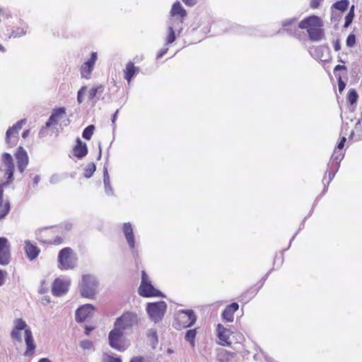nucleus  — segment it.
<instances>
[{"mask_svg":"<svg viewBox=\"0 0 362 362\" xmlns=\"http://www.w3.org/2000/svg\"><path fill=\"white\" fill-rule=\"evenodd\" d=\"M70 285L69 281H64L60 279H56L53 283L52 292L55 296H61L65 294Z\"/></svg>","mask_w":362,"mask_h":362,"instance_id":"obj_19","label":"nucleus"},{"mask_svg":"<svg viewBox=\"0 0 362 362\" xmlns=\"http://www.w3.org/2000/svg\"><path fill=\"white\" fill-rule=\"evenodd\" d=\"M118 113H119V110H117L115 111V112L112 115L111 121H112V124L113 126V129H115L116 127L115 122L117 120Z\"/></svg>","mask_w":362,"mask_h":362,"instance_id":"obj_55","label":"nucleus"},{"mask_svg":"<svg viewBox=\"0 0 362 362\" xmlns=\"http://www.w3.org/2000/svg\"><path fill=\"white\" fill-rule=\"evenodd\" d=\"M232 333L233 332L223 327L221 324H218L216 326V336L218 339V344L224 346H230L231 345L230 336Z\"/></svg>","mask_w":362,"mask_h":362,"instance_id":"obj_16","label":"nucleus"},{"mask_svg":"<svg viewBox=\"0 0 362 362\" xmlns=\"http://www.w3.org/2000/svg\"><path fill=\"white\" fill-rule=\"evenodd\" d=\"M98 59V54L95 52H92L90 54V57L84 63L86 65L90 66L93 69H94L95 64Z\"/></svg>","mask_w":362,"mask_h":362,"instance_id":"obj_42","label":"nucleus"},{"mask_svg":"<svg viewBox=\"0 0 362 362\" xmlns=\"http://www.w3.org/2000/svg\"><path fill=\"white\" fill-rule=\"evenodd\" d=\"M93 70V69L92 67L83 63L80 68L81 78L89 79L90 78Z\"/></svg>","mask_w":362,"mask_h":362,"instance_id":"obj_35","label":"nucleus"},{"mask_svg":"<svg viewBox=\"0 0 362 362\" xmlns=\"http://www.w3.org/2000/svg\"><path fill=\"white\" fill-rule=\"evenodd\" d=\"M184 18L170 17L169 19V27L177 31V35H180L183 30Z\"/></svg>","mask_w":362,"mask_h":362,"instance_id":"obj_30","label":"nucleus"},{"mask_svg":"<svg viewBox=\"0 0 362 362\" xmlns=\"http://www.w3.org/2000/svg\"><path fill=\"white\" fill-rule=\"evenodd\" d=\"M59 268L61 270L72 269L75 267L74 252L70 247H64L58 255Z\"/></svg>","mask_w":362,"mask_h":362,"instance_id":"obj_9","label":"nucleus"},{"mask_svg":"<svg viewBox=\"0 0 362 362\" xmlns=\"http://www.w3.org/2000/svg\"><path fill=\"white\" fill-rule=\"evenodd\" d=\"M138 322L136 314L132 312L124 313L122 316L118 317L115 322V327H119L123 332L132 328Z\"/></svg>","mask_w":362,"mask_h":362,"instance_id":"obj_13","label":"nucleus"},{"mask_svg":"<svg viewBox=\"0 0 362 362\" xmlns=\"http://www.w3.org/2000/svg\"><path fill=\"white\" fill-rule=\"evenodd\" d=\"M187 15L186 10L182 7L179 1H175L170 11L171 17L185 18Z\"/></svg>","mask_w":362,"mask_h":362,"instance_id":"obj_28","label":"nucleus"},{"mask_svg":"<svg viewBox=\"0 0 362 362\" xmlns=\"http://www.w3.org/2000/svg\"><path fill=\"white\" fill-rule=\"evenodd\" d=\"M354 9H355V7L354 5H352L349 9V13L345 16L344 28H346L349 27L350 25L352 23L354 18L355 16Z\"/></svg>","mask_w":362,"mask_h":362,"instance_id":"obj_36","label":"nucleus"},{"mask_svg":"<svg viewBox=\"0 0 362 362\" xmlns=\"http://www.w3.org/2000/svg\"><path fill=\"white\" fill-rule=\"evenodd\" d=\"M182 2L187 6L192 7L197 4L198 0H182Z\"/></svg>","mask_w":362,"mask_h":362,"instance_id":"obj_54","label":"nucleus"},{"mask_svg":"<svg viewBox=\"0 0 362 362\" xmlns=\"http://www.w3.org/2000/svg\"><path fill=\"white\" fill-rule=\"evenodd\" d=\"M105 87L103 85H98L97 86L92 87L88 92V100L92 102L94 105L99 100V97L97 95L103 93Z\"/></svg>","mask_w":362,"mask_h":362,"instance_id":"obj_29","label":"nucleus"},{"mask_svg":"<svg viewBox=\"0 0 362 362\" xmlns=\"http://www.w3.org/2000/svg\"><path fill=\"white\" fill-rule=\"evenodd\" d=\"M96 170V165L94 163H89L83 169V176L89 179L90 178Z\"/></svg>","mask_w":362,"mask_h":362,"instance_id":"obj_34","label":"nucleus"},{"mask_svg":"<svg viewBox=\"0 0 362 362\" xmlns=\"http://www.w3.org/2000/svg\"><path fill=\"white\" fill-rule=\"evenodd\" d=\"M139 67L136 66L132 62H129L124 69V78L130 83L132 79L139 74Z\"/></svg>","mask_w":362,"mask_h":362,"instance_id":"obj_22","label":"nucleus"},{"mask_svg":"<svg viewBox=\"0 0 362 362\" xmlns=\"http://www.w3.org/2000/svg\"><path fill=\"white\" fill-rule=\"evenodd\" d=\"M66 117V112L64 107L54 108L49 119L46 122V127H51L52 126L57 124L59 121Z\"/></svg>","mask_w":362,"mask_h":362,"instance_id":"obj_17","label":"nucleus"},{"mask_svg":"<svg viewBox=\"0 0 362 362\" xmlns=\"http://www.w3.org/2000/svg\"><path fill=\"white\" fill-rule=\"evenodd\" d=\"M14 156L16 159L17 169L23 174L29 163L28 153L23 146H18Z\"/></svg>","mask_w":362,"mask_h":362,"instance_id":"obj_14","label":"nucleus"},{"mask_svg":"<svg viewBox=\"0 0 362 362\" xmlns=\"http://www.w3.org/2000/svg\"><path fill=\"white\" fill-rule=\"evenodd\" d=\"M329 47L328 45H320L317 47H310L309 49V52L310 55L315 58V59L320 60L322 62L326 61L327 59L325 58V52H329Z\"/></svg>","mask_w":362,"mask_h":362,"instance_id":"obj_24","label":"nucleus"},{"mask_svg":"<svg viewBox=\"0 0 362 362\" xmlns=\"http://www.w3.org/2000/svg\"><path fill=\"white\" fill-rule=\"evenodd\" d=\"M93 329V327H86L85 333L86 335H89L90 332Z\"/></svg>","mask_w":362,"mask_h":362,"instance_id":"obj_63","label":"nucleus"},{"mask_svg":"<svg viewBox=\"0 0 362 362\" xmlns=\"http://www.w3.org/2000/svg\"><path fill=\"white\" fill-rule=\"evenodd\" d=\"M322 19L315 15L309 16L298 24V28L307 30L309 40L318 42L325 38V31Z\"/></svg>","mask_w":362,"mask_h":362,"instance_id":"obj_2","label":"nucleus"},{"mask_svg":"<svg viewBox=\"0 0 362 362\" xmlns=\"http://www.w3.org/2000/svg\"><path fill=\"white\" fill-rule=\"evenodd\" d=\"M168 36L166 37L165 45H169L172 44L176 40V33H177V31L173 30L172 28V27H169V26H168Z\"/></svg>","mask_w":362,"mask_h":362,"instance_id":"obj_38","label":"nucleus"},{"mask_svg":"<svg viewBox=\"0 0 362 362\" xmlns=\"http://www.w3.org/2000/svg\"><path fill=\"white\" fill-rule=\"evenodd\" d=\"M124 334V332L115 325L114 329L110 332L108 335L110 346L119 351H125L128 346Z\"/></svg>","mask_w":362,"mask_h":362,"instance_id":"obj_7","label":"nucleus"},{"mask_svg":"<svg viewBox=\"0 0 362 362\" xmlns=\"http://www.w3.org/2000/svg\"><path fill=\"white\" fill-rule=\"evenodd\" d=\"M341 70H346V67L344 65H340V64H338L334 67V74L336 77H338V76L339 75L337 74V72L339 71H341Z\"/></svg>","mask_w":362,"mask_h":362,"instance_id":"obj_51","label":"nucleus"},{"mask_svg":"<svg viewBox=\"0 0 362 362\" xmlns=\"http://www.w3.org/2000/svg\"><path fill=\"white\" fill-rule=\"evenodd\" d=\"M349 6V0H340L334 3L332 6V9H336L341 12L346 11Z\"/></svg>","mask_w":362,"mask_h":362,"instance_id":"obj_33","label":"nucleus"},{"mask_svg":"<svg viewBox=\"0 0 362 362\" xmlns=\"http://www.w3.org/2000/svg\"><path fill=\"white\" fill-rule=\"evenodd\" d=\"M296 21L297 18L296 17L283 21L281 25L284 28H283L282 30H279L278 31V33L286 31L288 35L298 38L299 28L298 26L296 27V25H294V23L296 22Z\"/></svg>","mask_w":362,"mask_h":362,"instance_id":"obj_18","label":"nucleus"},{"mask_svg":"<svg viewBox=\"0 0 362 362\" xmlns=\"http://www.w3.org/2000/svg\"><path fill=\"white\" fill-rule=\"evenodd\" d=\"M10 205H0V219L4 218L9 211Z\"/></svg>","mask_w":362,"mask_h":362,"instance_id":"obj_45","label":"nucleus"},{"mask_svg":"<svg viewBox=\"0 0 362 362\" xmlns=\"http://www.w3.org/2000/svg\"><path fill=\"white\" fill-rule=\"evenodd\" d=\"M168 47H164V48L160 49L158 51V52L157 53L156 58L160 59V58L163 57L168 52Z\"/></svg>","mask_w":362,"mask_h":362,"instance_id":"obj_52","label":"nucleus"},{"mask_svg":"<svg viewBox=\"0 0 362 362\" xmlns=\"http://www.w3.org/2000/svg\"><path fill=\"white\" fill-rule=\"evenodd\" d=\"M322 1L323 0H311L310 3V8L313 9L317 8Z\"/></svg>","mask_w":362,"mask_h":362,"instance_id":"obj_49","label":"nucleus"},{"mask_svg":"<svg viewBox=\"0 0 362 362\" xmlns=\"http://www.w3.org/2000/svg\"><path fill=\"white\" fill-rule=\"evenodd\" d=\"M29 134H30V129H26V130L23 131V132L22 133V137L23 139H25L29 135Z\"/></svg>","mask_w":362,"mask_h":362,"instance_id":"obj_62","label":"nucleus"},{"mask_svg":"<svg viewBox=\"0 0 362 362\" xmlns=\"http://www.w3.org/2000/svg\"><path fill=\"white\" fill-rule=\"evenodd\" d=\"M122 230L124 234L125 238L131 249L135 247L134 235L133 233L132 226L130 223H124L123 224Z\"/></svg>","mask_w":362,"mask_h":362,"instance_id":"obj_26","label":"nucleus"},{"mask_svg":"<svg viewBox=\"0 0 362 362\" xmlns=\"http://www.w3.org/2000/svg\"><path fill=\"white\" fill-rule=\"evenodd\" d=\"M102 362H122V360L119 357H115L108 354H104Z\"/></svg>","mask_w":362,"mask_h":362,"instance_id":"obj_41","label":"nucleus"},{"mask_svg":"<svg viewBox=\"0 0 362 362\" xmlns=\"http://www.w3.org/2000/svg\"><path fill=\"white\" fill-rule=\"evenodd\" d=\"M25 123V119H20L7 129L5 141L8 147L11 148L16 145L18 140V132L22 129L23 125Z\"/></svg>","mask_w":362,"mask_h":362,"instance_id":"obj_11","label":"nucleus"},{"mask_svg":"<svg viewBox=\"0 0 362 362\" xmlns=\"http://www.w3.org/2000/svg\"><path fill=\"white\" fill-rule=\"evenodd\" d=\"M14 327L11 333V338L18 342H21L22 339L21 332L24 330L26 349L23 355L25 356H33L35 351L36 344L35 343L31 330L27 327L25 322L21 318L16 319L14 321Z\"/></svg>","mask_w":362,"mask_h":362,"instance_id":"obj_1","label":"nucleus"},{"mask_svg":"<svg viewBox=\"0 0 362 362\" xmlns=\"http://www.w3.org/2000/svg\"><path fill=\"white\" fill-rule=\"evenodd\" d=\"M337 78L338 81L339 92L341 93L346 87V83L342 80L341 75H339Z\"/></svg>","mask_w":362,"mask_h":362,"instance_id":"obj_46","label":"nucleus"},{"mask_svg":"<svg viewBox=\"0 0 362 362\" xmlns=\"http://www.w3.org/2000/svg\"><path fill=\"white\" fill-rule=\"evenodd\" d=\"M55 227H46L37 230L36 234L40 242L49 245H60L63 242L62 236L58 235Z\"/></svg>","mask_w":362,"mask_h":362,"instance_id":"obj_5","label":"nucleus"},{"mask_svg":"<svg viewBox=\"0 0 362 362\" xmlns=\"http://www.w3.org/2000/svg\"><path fill=\"white\" fill-rule=\"evenodd\" d=\"M80 346L83 349H90L93 346V343L90 341L84 340L81 342Z\"/></svg>","mask_w":362,"mask_h":362,"instance_id":"obj_47","label":"nucleus"},{"mask_svg":"<svg viewBox=\"0 0 362 362\" xmlns=\"http://www.w3.org/2000/svg\"><path fill=\"white\" fill-rule=\"evenodd\" d=\"M98 282L94 276L90 274L83 275L80 284V291L83 297L94 298L97 292Z\"/></svg>","mask_w":362,"mask_h":362,"instance_id":"obj_6","label":"nucleus"},{"mask_svg":"<svg viewBox=\"0 0 362 362\" xmlns=\"http://www.w3.org/2000/svg\"><path fill=\"white\" fill-rule=\"evenodd\" d=\"M95 308L90 304L81 306L76 312V320L78 322H83L86 318L93 314Z\"/></svg>","mask_w":362,"mask_h":362,"instance_id":"obj_20","label":"nucleus"},{"mask_svg":"<svg viewBox=\"0 0 362 362\" xmlns=\"http://www.w3.org/2000/svg\"><path fill=\"white\" fill-rule=\"evenodd\" d=\"M95 126L90 124L87 126L82 132V137L86 140H90L93 134Z\"/></svg>","mask_w":362,"mask_h":362,"instance_id":"obj_37","label":"nucleus"},{"mask_svg":"<svg viewBox=\"0 0 362 362\" xmlns=\"http://www.w3.org/2000/svg\"><path fill=\"white\" fill-rule=\"evenodd\" d=\"M358 94L356 89L351 88L347 94L348 109L350 112H354L356 107Z\"/></svg>","mask_w":362,"mask_h":362,"instance_id":"obj_27","label":"nucleus"},{"mask_svg":"<svg viewBox=\"0 0 362 362\" xmlns=\"http://www.w3.org/2000/svg\"><path fill=\"white\" fill-rule=\"evenodd\" d=\"M103 183L106 194L109 196L112 195L113 189L110 184V179L108 173L107 167L105 165L103 167Z\"/></svg>","mask_w":362,"mask_h":362,"instance_id":"obj_32","label":"nucleus"},{"mask_svg":"<svg viewBox=\"0 0 362 362\" xmlns=\"http://www.w3.org/2000/svg\"><path fill=\"white\" fill-rule=\"evenodd\" d=\"M49 127H46V124L42 127V128L40 129V132H39V136L40 137H44L45 136H47V129Z\"/></svg>","mask_w":362,"mask_h":362,"instance_id":"obj_53","label":"nucleus"},{"mask_svg":"<svg viewBox=\"0 0 362 362\" xmlns=\"http://www.w3.org/2000/svg\"><path fill=\"white\" fill-rule=\"evenodd\" d=\"M334 49L335 51H339L341 49V44L339 39H337L333 43Z\"/></svg>","mask_w":362,"mask_h":362,"instance_id":"obj_56","label":"nucleus"},{"mask_svg":"<svg viewBox=\"0 0 362 362\" xmlns=\"http://www.w3.org/2000/svg\"><path fill=\"white\" fill-rule=\"evenodd\" d=\"M70 122V120L69 118H66L64 120L62 121V123L60 124L61 126H67Z\"/></svg>","mask_w":362,"mask_h":362,"instance_id":"obj_61","label":"nucleus"},{"mask_svg":"<svg viewBox=\"0 0 362 362\" xmlns=\"http://www.w3.org/2000/svg\"><path fill=\"white\" fill-rule=\"evenodd\" d=\"M6 186H0V204H2V199H3V193H4V188Z\"/></svg>","mask_w":362,"mask_h":362,"instance_id":"obj_60","label":"nucleus"},{"mask_svg":"<svg viewBox=\"0 0 362 362\" xmlns=\"http://www.w3.org/2000/svg\"><path fill=\"white\" fill-rule=\"evenodd\" d=\"M40 180V176L39 175H36L33 178V185L36 186L39 183Z\"/></svg>","mask_w":362,"mask_h":362,"instance_id":"obj_59","label":"nucleus"},{"mask_svg":"<svg viewBox=\"0 0 362 362\" xmlns=\"http://www.w3.org/2000/svg\"><path fill=\"white\" fill-rule=\"evenodd\" d=\"M167 309L164 301L148 303L146 310L151 319L155 322H158L163 317Z\"/></svg>","mask_w":362,"mask_h":362,"instance_id":"obj_12","label":"nucleus"},{"mask_svg":"<svg viewBox=\"0 0 362 362\" xmlns=\"http://www.w3.org/2000/svg\"><path fill=\"white\" fill-rule=\"evenodd\" d=\"M197 335V329H189L186 332L185 339L190 342L192 346H194V339Z\"/></svg>","mask_w":362,"mask_h":362,"instance_id":"obj_39","label":"nucleus"},{"mask_svg":"<svg viewBox=\"0 0 362 362\" xmlns=\"http://www.w3.org/2000/svg\"><path fill=\"white\" fill-rule=\"evenodd\" d=\"M0 186H8L14 180L15 164L11 153L4 152L0 158Z\"/></svg>","mask_w":362,"mask_h":362,"instance_id":"obj_3","label":"nucleus"},{"mask_svg":"<svg viewBox=\"0 0 362 362\" xmlns=\"http://www.w3.org/2000/svg\"><path fill=\"white\" fill-rule=\"evenodd\" d=\"M87 89L86 86H82L77 93V102L78 104H81L83 101V95Z\"/></svg>","mask_w":362,"mask_h":362,"instance_id":"obj_44","label":"nucleus"},{"mask_svg":"<svg viewBox=\"0 0 362 362\" xmlns=\"http://www.w3.org/2000/svg\"><path fill=\"white\" fill-rule=\"evenodd\" d=\"M5 275L6 273H4L1 270H0V286L3 285L4 283Z\"/></svg>","mask_w":362,"mask_h":362,"instance_id":"obj_58","label":"nucleus"},{"mask_svg":"<svg viewBox=\"0 0 362 362\" xmlns=\"http://www.w3.org/2000/svg\"><path fill=\"white\" fill-rule=\"evenodd\" d=\"M11 260V245L6 238H0V264L6 265Z\"/></svg>","mask_w":362,"mask_h":362,"instance_id":"obj_15","label":"nucleus"},{"mask_svg":"<svg viewBox=\"0 0 362 362\" xmlns=\"http://www.w3.org/2000/svg\"><path fill=\"white\" fill-rule=\"evenodd\" d=\"M38 362H51V361L47 358H42L40 359Z\"/></svg>","mask_w":362,"mask_h":362,"instance_id":"obj_64","label":"nucleus"},{"mask_svg":"<svg viewBox=\"0 0 362 362\" xmlns=\"http://www.w3.org/2000/svg\"><path fill=\"white\" fill-rule=\"evenodd\" d=\"M76 142V144L73 148L74 155L77 158L82 159L88 154V146L80 138H77Z\"/></svg>","mask_w":362,"mask_h":362,"instance_id":"obj_23","label":"nucleus"},{"mask_svg":"<svg viewBox=\"0 0 362 362\" xmlns=\"http://www.w3.org/2000/svg\"><path fill=\"white\" fill-rule=\"evenodd\" d=\"M129 362H144V358L142 356H134Z\"/></svg>","mask_w":362,"mask_h":362,"instance_id":"obj_57","label":"nucleus"},{"mask_svg":"<svg viewBox=\"0 0 362 362\" xmlns=\"http://www.w3.org/2000/svg\"><path fill=\"white\" fill-rule=\"evenodd\" d=\"M26 28H25V27L18 28L16 30H14L11 32L10 37H20L21 36L25 35L26 34Z\"/></svg>","mask_w":362,"mask_h":362,"instance_id":"obj_40","label":"nucleus"},{"mask_svg":"<svg viewBox=\"0 0 362 362\" xmlns=\"http://www.w3.org/2000/svg\"><path fill=\"white\" fill-rule=\"evenodd\" d=\"M344 153L339 152L335 148L330 160L327 163V170L322 179V183L325 185L327 183L329 185L332 179L334 177L340 167V163L344 158Z\"/></svg>","mask_w":362,"mask_h":362,"instance_id":"obj_4","label":"nucleus"},{"mask_svg":"<svg viewBox=\"0 0 362 362\" xmlns=\"http://www.w3.org/2000/svg\"><path fill=\"white\" fill-rule=\"evenodd\" d=\"M236 354L235 352L229 351L226 349H219L216 354L217 360L219 362H230Z\"/></svg>","mask_w":362,"mask_h":362,"instance_id":"obj_31","label":"nucleus"},{"mask_svg":"<svg viewBox=\"0 0 362 362\" xmlns=\"http://www.w3.org/2000/svg\"><path fill=\"white\" fill-rule=\"evenodd\" d=\"M346 46L348 47H353L356 45V35L354 33H350L346 40Z\"/></svg>","mask_w":362,"mask_h":362,"instance_id":"obj_43","label":"nucleus"},{"mask_svg":"<svg viewBox=\"0 0 362 362\" xmlns=\"http://www.w3.org/2000/svg\"><path fill=\"white\" fill-rule=\"evenodd\" d=\"M197 320L194 313L191 310L180 311L175 318V327L178 329L193 325Z\"/></svg>","mask_w":362,"mask_h":362,"instance_id":"obj_10","label":"nucleus"},{"mask_svg":"<svg viewBox=\"0 0 362 362\" xmlns=\"http://www.w3.org/2000/svg\"><path fill=\"white\" fill-rule=\"evenodd\" d=\"M24 251L30 261L35 259L40 252V248L30 240L25 241Z\"/></svg>","mask_w":362,"mask_h":362,"instance_id":"obj_21","label":"nucleus"},{"mask_svg":"<svg viewBox=\"0 0 362 362\" xmlns=\"http://www.w3.org/2000/svg\"><path fill=\"white\" fill-rule=\"evenodd\" d=\"M61 180V177L59 175L54 174L50 177L49 182L51 184H57Z\"/></svg>","mask_w":362,"mask_h":362,"instance_id":"obj_48","label":"nucleus"},{"mask_svg":"<svg viewBox=\"0 0 362 362\" xmlns=\"http://www.w3.org/2000/svg\"><path fill=\"white\" fill-rule=\"evenodd\" d=\"M346 141V138L345 136H342L341 139H340V141L338 142L337 146H336V149L338 148L339 150H341L344 146V144H345V142Z\"/></svg>","mask_w":362,"mask_h":362,"instance_id":"obj_50","label":"nucleus"},{"mask_svg":"<svg viewBox=\"0 0 362 362\" xmlns=\"http://www.w3.org/2000/svg\"><path fill=\"white\" fill-rule=\"evenodd\" d=\"M139 294L143 297H159L162 296L160 291L155 288L148 279L145 271L141 272V282L138 289Z\"/></svg>","mask_w":362,"mask_h":362,"instance_id":"obj_8","label":"nucleus"},{"mask_svg":"<svg viewBox=\"0 0 362 362\" xmlns=\"http://www.w3.org/2000/svg\"><path fill=\"white\" fill-rule=\"evenodd\" d=\"M239 305L237 303H233L224 309L222 313V317L224 320L231 322L234 320V313L238 310Z\"/></svg>","mask_w":362,"mask_h":362,"instance_id":"obj_25","label":"nucleus"}]
</instances>
